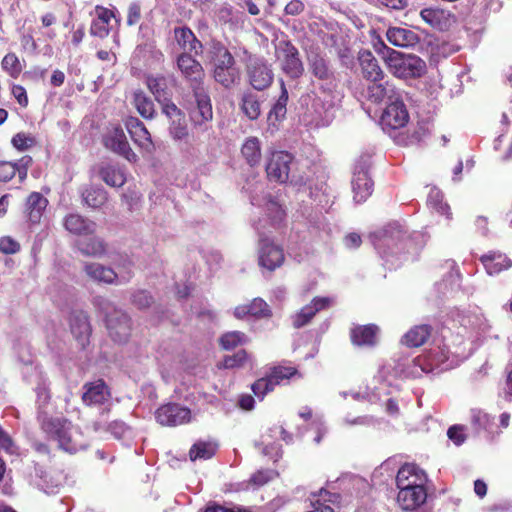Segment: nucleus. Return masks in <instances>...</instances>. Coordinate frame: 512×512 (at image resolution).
I'll return each mask as SVG.
<instances>
[{"label": "nucleus", "mask_w": 512, "mask_h": 512, "mask_svg": "<svg viewBox=\"0 0 512 512\" xmlns=\"http://www.w3.org/2000/svg\"><path fill=\"white\" fill-rule=\"evenodd\" d=\"M368 160H360L354 168L351 181L353 199L356 203H362L371 196L374 183L368 172Z\"/></svg>", "instance_id": "11"}, {"label": "nucleus", "mask_w": 512, "mask_h": 512, "mask_svg": "<svg viewBox=\"0 0 512 512\" xmlns=\"http://www.w3.org/2000/svg\"><path fill=\"white\" fill-rule=\"evenodd\" d=\"M247 76L251 86L258 91L267 89L274 79L271 65L262 58L250 60L247 66Z\"/></svg>", "instance_id": "14"}, {"label": "nucleus", "mask_w": 512, "mask_h": 512, "mask_svg": "<svg viewBox=\"0 0 512 512\" xmlns=\"http://www.w3.org/2000/svg\"><path fill=\"white\" fill-rule=\"evenodd\" d=\"M110 396L109 388L102 379L86 383L83 386L82 400L88 406L104 404Z\"/></svg>", "instance_id": "22"}, {"label": "nucleus", "mask_w": 512, "mask_h": 512, "mask_svg": "<svg viewBox=\"0 0 512 512\" xmlns=\"http://www.w3.org/2000/svg\"><path fill=\"white\" fill-rule=\"evenodd\" d=\"M388 70L397 78H417L426 71L425 62L414 54H405L386 46L382 41L374 44Z\"/></svg>", "instance_id": "3"}, {"label": "nucleus", "mask_w": 512, "mask_h": 512, "mask_svg": "<svg viewBox=\"0 0 512 512\" xmlns=\"http://www.w3.org/2000/svg\"><path fill=\"white\" fill-rule=\"evenodd\" d=\"M427 491L425 486L416 485L414 488L399 491L397 501L404 510H414L425 503Z\"/></svg>", "instance_id": "29"}, {"label": "nucleus", "mask_w": 512, "mask_h": 512, "mask_svg": "<svg viewBox=\"0 0 512 512\" xmlns=\"http://www.w3.org/2000/svg\"><path fill=\"white\" fill-rule=\"evenodd\" d=\"M36 419L40 429L49 439L58 443L60 449L76 453L87 446L82 432L64 417H54V407L48 384L40 382L36 388Z\"/></svg>", "instance_id": "1"}, {"label": "nucleus", "mask_w": 512, "mask_h": 512, "mask_svg": "<svg viewBox=\"0 0 512 512\" xmlns=\"http://www.w3.org/2000/svg\"><path fill=\"white\" fill-rule=\"evenodd\" d=\"M47 203V199L38 192H33L29 195L26 201V213L31 223L36 224L40 222Z\"/></svg>", "instance_id": "34"}, {"label": "nucleus", "mask_w": 512, "mask_h": 512, "mask_svg": "<svg viewBox=\"0 0 512 512\" xmlns=\"http://www.w3.org/2000/svg\"><path fill=\"white\" fill-rule=\"evenodd\" d=\"M447 436L457 446L463 444L466 440L464 427L461 425L451 426L447 431Z\"/></svg>", "instance_id": "58"}, {"label": "nucleus", "mask_w": 512, "mask_h": 512, "mask_svg": "<svg viewBox=\"0 0 512 512\" xmlns=\"http://www.w3.org/2000/svg\"><path fill=\"white\" fill-rule=\"evenodd\" d=\"M378 327L374 324L357 326L351 330V340L358 346H372L376 343Z\"/></svg>", "instance_id": "38"}, {"label": "nucleus", "mask_w": 512, "mask_h": 512, "mask_svg": "<svg viewBox=\"0 0 512 512\" xmlns=\"http://www.w3.org/2000/svg\"><path fill=\"white\" fill-rule=\"evenodd\" d=\"M259 234L258 241V263L262 268L268 271H274L279 268L285 259L283 249L271 241L268 237L263 236L256 227Z\"/></svg>", "instance_id": "8"}, {"label": "nucleus", "mask_w": 512, "mask_h": 512, "mask_svg": "<svg viewBox=\"0 0 512 512\" xmlns=\"http://www.w3.org/2000/svg\"><path fill=\"white\" fill-rule=\"evenodd\" d=\"M386 36L392 45L398 47H413L419 43L418 34L409 28L390 27Z\"/></svg>", "instance_id": "30"}, {"label": "nucleus", "mask_w": 512, "mask_h": 512, "mask_svg": "<svg viewBox=\"0 0 512 512\" xmlns=\"http://www.w3.org/2000/svg\"><path fill=\"white\" fill-rule=\"evenodd\" d=\"M83 271L90 280L105 284H124L132 277L130 271L123 274L121 272L117 273L112 268L97 262H84Z\"/></svg>", "instance_id": "9"}, {"label": "nucleus", "mask_w": 512, "mask_h": 512, "mask_svg": "<svg viewBox=\"0 0 512 512\" xmlns=\"http://www.w3.org/2000/svg\"><path fill=\"white\" fill-rule=\"evenodd\" d=\"M20 250V244L10 236L0 238V251L4 254H15Z\"/></svg>", "instance_id": "57"}, {"label": "nucleus", "mask_w": 512, "mask_h": 512, "mask_svg": "<svg viewBox=\"0 0 512 512\" xmlns=\"http://www.w3.org/2000/svg\"><path fill=\"white\" fill-rule=\"evenodd\" d=\"M256 446L261 448V452L263 455L270 456L275 461L280 456L279 455V447L276 444L270 443L269 441H267L266 435H262L261 441L257 442Z\"/></svg>", "instance_id": "55"}, {"label": "nucleus", "mask_w": 512, "mask_h": 512, "mask_svg": "<svg viewBox=\"0 0 512 512\" xmlns=\"http://www.w3.org/2000/svg\"><path fill=\"white\" fill-rule=\"evenodd\" d=\"M314 108L321 118L323 125H328L335 117V106L331 101H325L319 98L314 102Z\"/></svg>", "instance_id": "46"}, {"label": "nucleus", "mask_w": 512, "mask_h": 512, "mask_svg": "<svg viewBox=\"0 0 512 512\" xmlns=\"http://www.w3.org/2000/svg\"><path fill=\"white\" fill-rule=\"evenodd\" d=\"M81 195L83 202L94 209L102 207L108 199L107 192L101 187L86 188Z\"/></svg>", "instance_id": "44"}, {"label": "nucleus", "mask_w": 512, "mask_h": 512, "mask_svg": "<svg viewBox=\"0 0 512 512\" xmlns=\"http://www.w3.org/2000/svg\"><path fill=\"white\" fill-rule=\"evenodd\" d=\"M125 127L135 144L141 149L146 152L153 150L154 144L151 135L141 120L137 117L130 116L125 120Z\"/></svg>", "instance_id": "20"}, {"label": "nucleus", "mask_w": 512, "mask_h": 512, "mask_svg": "<svg viewBox=\"0 0 512 512\" xmlns=\"http://www.w3.org/2000/svg\"><path fill=\"white\" fill-rule=\"evenodd\" d=\"M1 66L2 69L13 78L18 77L22 71L19 58L15 53L6 54L1 62Z\"/></svg>", "instance_id": "47"}, {"label": "nucleus", "mask_w": 512, "mask_h": 512, "mask_svg": "<svg viewBox=\"0 0 512 512\" xmlns=\"http://www.w3.org/2000/svg\"><path fill=\"white\" fill-rule=\"evenodd\" d=\"M406 233L399 223H390L382 230L371 234V239L375 248L384 257L388 254L410 251L412 241Z\"/></svg>", "instance_id": "4"}, {"label": "nucleus", "mask_w": 512, "mask_h": 512, "mask_svg": "<svg viewBox=\"0 0 512 512\" xmlns=\"http://www.w3.org/2000/svg\"><path fill=\"white\" fill-rule=\"evenodd\" d=\"M155 418L162 426L174 427L189 423L192 420V412L178 403H168L156 410Z\"/></svg>", "instance_id": "13"}, {"label": "nucleus", "mask_w": 512, "mask_h": 512, "mask_svg": "<svg viewBox=\"0 0 512 512\" xmlns=\"http://www.w3.org/2000/svg\"><path fill=\"white\" fill-rule=\"evenodd\" d=\"M428 203L441 214H446L450 218L449 206L442 201V195L439 190L432 189L428 195Z\"/></svg>", "instance_id": "51"}, {"label": "nucleus", "mask_w": 512, "mask_h": 512, "mask_svg": "<svg viewBox=\"0 0 512 512\" xmlns=\"http://www.w3.org/2000/svg\"><path fill=\"white\" fill-rule=\"evenodd\" d=\"M409 114L403 101V96L386 106L381 116L383 128L398 129L408 122Z\"/></svg>", "instance_id": "18"}, {"label": "nucleus", "mask_w": 512, "mask_h": 512, "mask_svg": "<svg viewBox=\"0 0 512 512\" xmlns=\"http://www.w3.org/2000/svg\"><path fill=\"white\" fill-rule=\"evenodd\" d=\"M32 163V157L28 155L23 156L17 162L13 163L14 167L17 168L16 173H18V177L21 182L26 179L28 169Z\"/></svg>", "instance_id": "56"}, {"label": "nucleus", "mask_w": 512, "mask_h": 512, "mask_svg": "<svg viewBox=\"0 0 512 512\" xmlns=\"http://www.w3.org/2000/svg\"><path fill=\"white\" fill-rule=\"evenodd\" d=\"M293 156L285 151H275L266 164V173L271 181L285 183L290 178Z\"/></svg>", "instance_id": "12"}, {"label": "nucleus", "mask_w": 512, "mask_h": 512, "mask_svg": "<svg viewBox=\"0 0 512 512\" xmlns=\"http://www.w3.org/2000/svg\"><path fill=\"white\" fill-rule=\"evenodd\" d=\"M430 335L431 327L429 325H416L403 335L401 342L408 347H419L428 340Z\"/></svg>", "instance_id": "39"}, {"label": "nucleus", "mask_w": 512, "mask_h": 512, "mask_svg": "<svg viewBox=\"0 0 512 512\" xmlns=\"http://www.w3.org/2000/svg\"><path fill=\"white\" fill-rule=\"evenodd\" d=\"M248 307L250 316L269 317L271 314L268 304L261 298H255Z\"/></svg>", "instance_id": "52"}, {"label": "nucleus", "mask_w": 512, "mask_h": 512, "mask_svg": "<svg viewBox=\"0 0 512 512\" xmlns=\"http://www.w3.org/2000/svg\"><path fill=\"white\" fill-rule=\"evenodd\" d=\"M297 373V370L293 367L276 366L271 369L268 375L273 385L280 384L283 380L289 379Z\"/></svg>", "instance_id": "49"}, {"label": "nucleus", "mask_w": 512, "mask_h": 512, "mask_svg": "<svg viewBox=\"0 0 512 512\" xmlns=\"http://www.w3.org/2000/svg\"><path fill=\"white\" fill-rule=\"evenodd\" d=\"M98 175L99 177L109 186L111 187H122L126 178L123 171L115 164L111 163H101L98 166Z\"/></svg>", "instance_id": "33"}, {"label": "nucleus", "mask_w": 512, "mask_h": 512, "mask_svg": "<svg viewBox=\"0 0 512 512\" xmlns=\"http://www.w3.org/2000/svg\"><path fill=\"white\" fill-rule=\"evenodd\" d=\"M77 247L83 255L96 258H101L106 252L105 242L97 237L79 240Z\"/></svg>", "instance_id": "41"}, {"label": "nucleus", "mask_w": 512, "mask_h": 512, "mask_svg": "<svg viewBox=\"0 0 512 512\" xmlns=\"http://www.w3.org/2000/svg\"><path fill=\"white\" fill-rule=\"evenodd\" d=\"M93 304L105 315V320L108 316H111L114 310H117L113 304L103 296H96L93 300Z\"/></svg>", "instance_id": "59"}, {"label": "nucleus", "mask_w": 512, "mask_h": 512, "mask_svg": "<svg viewBox=\"0 0 512 512\" xmlns=\"http://www.w3.org/2000/svg\"><path fill=\"white\" fill-rule=\"evenodd\" d=\"M276 57L282 71L292 79H298L304 72L298 49L288 40H281L276 46Z\"/></svg>", "instance_id": "6"}, {"label": "nucleus", "mask_w": 512, "mask_h": 512, "mask_svg": "<svg viewBox=\"0 0 512 512\" xmlns=\"http://www.w3.org/2000/svg\"><path fill=\"white\" fill-rule=\"evenodd\" d=\"M247 359V352L245 350H239L233 355L225 356L222 366L226 369L242 367Z\"/></svg>", "instance_id": "50"}, {"label": "nucleus", "mask_w": 512, "mask_h": 512, "mask_svg": "<svg viewBox=\"0 0 512 512\" xmlns=\"http://www.w3.org/2000/svg\"><path fill=\"white\" fill-rule=\"evenodd\" d=\"M339 496L337 494H332L325 489H321L318 494V498L312 501L313 509L311 512H333V509L326 505L325 502L334 503Z\"/></svg>", "instance_id": "45"}, {"label": "nucleus", "mask_w": 512, "mask_h": 512, "mask_svg": "<svg viewBox=\"0 0 512 512\" xmlns=\"http://www.w3.org/2000/svg\"><path fill=\"white\" fill-rule=\"evenodd\" d=\"M132 302L138 308L143 309L151 305L153 298L147 291L141 290L133 294Z\"/></svg>", "instance_id": "60"}, {"label": "nucleus", "mask_w": 512, "mask_h": 512, "mask_svg": "<svg viewBox=\"0 0 512 512\" xmlns=\"http://www.w3.org/2000/svg\"><path fill=\"white\" fill-rule=\"evenodd\" d=\"M275 388V385L272 384L269 376L267 375L264 378L258 379L253 385H252V391L253 393L259 397L260 399H263L264 396L270 392L273 391Z\"/></svg>", "instance_id": "53"}, {"label": "nucleus", "mask_w": 512, "mask_h": 512, "mask_svg": "<svg viewBox=\"0 0 512 512\" xmlns=\"http://www.w3.org/2000/svg\"><path fill=\"white\" fill-rule=\"evenodd\" d=\"M106 327L114 342L125 343L131 335L130 317L121 310H114L106 319Z\"/></svg>", "instance_id": "15"}, {"label": "nucleus", "mask_w": 512, "mask_h": 512, "mask_svg": "<svg viewBox=\"0 0 512 512\" xmlns=\"http://www.w3.org/2000/svg\"><path fill=\"white\" fill-rule=\"evenodd\" d=\"M174 38L181 50L183 52L195 55H199L202 53L203 44L200 40L197 39L193 31L186 27H175L174 28Z\"/></svg>", "instance_id": "25"}, {"label": "nucleus", "mask_w": 512, "mask_h": 512, "mask_svg": "<svg viewBox=\"0 0 512 512\" xmlns=\"http://www.w3.org/2000/svg\"><path fill=\"white\" fill-rule=\"evenodd\" d=\"M141 17L140 5L138 3L130 4L128 8L127 24L129 26L135 25Z\"/></svg>", "instance_id": "64"}, {"label": "nucleus", "mask_w": 512, "mask_h": 512, "mask_svg": "<svg viewBox=\"0 0 512 512\" xmlns=\"http://www.w3.org/2000/svg\"><path fill=\"white\" fill-rule=\"evenodd\" d=\"M240 109L249 120L258 119L261 115L260 97L251 91L244 92L240 100Z\"/></svg>", "instance_id": "36"}, {"label": "nucleus", "mask_w": 512, "mask_h": 512, "mask_svg": "<svg viewBox=\"0 0 512 512\" xmlns=\"http://www.w3.org/2000/svg\"><path fill=\"white\" fill-rule=\"evenodd\" d=\"M193 95L197 103V109L193 116V121L196 126H202L213 118L212 105L210 97L202 87L199 90H193Z\"/></svg>", "instance_id": "26"}, {"label": "nucleus", "mask_w": 512, "mask_h": 512, "mask_svg": "<svg viewBox=\"0 0 512 512\" xmlns=\"http://www.w3.org/2000/svg\"><path fill=\"white\" fill-rule=\"evenodd\" d=\"M93 15L90 34L101 39L106 38L110 32V22L115 18L113 11L102 6H96Z\"/></svg>", "instance_id": "24"}, {"label": "nucleus", "mask_w": 512, "mask_h": 512, "mask_svg": "<svg viewBox=\"0 0 512 512\" xmlns=\"http://www.w3.org/2000/svg\"><path fill=\"white\" fill-rule=\"evenodd\" d=\"M70 329L82 348L89 343L91 325L88 315L82 310H73L69 318Z\"/></svg>", "instance_id": "21"}, {"label": "nucleus", "mask_w": 512, "mask_h": 512, "mask_svg": "<svg viewBox=\"0 0 512 512\" xmlns=\"http://www.w3.org/2000/svg\"><path fill=\"white\" fill-rule=\"evenodd\" d=\"M280 95L272 105L268 115H267V123L269 127H273L275 129L278 128V124L283 121L287 114V103L289 99L288 90L285 86L283 80L280 81Z\"/></svg>", "instance_id": "27"}, {"label": "nucleus", "mask_w": 512, "mask_h": 512, "mask_svg": "<svg viewBox=\"0 0 512 512\" xmlns=\"http://www.w3.org/2000/svg\"><path fill=\"white\" fill-rule=\"evenodd\" d=\"M208 53L215 82L225 89H231L237 85L241 72L228 48L219 40H211Z\"/></svg>", "instance_id": "2"}, {"label": "nucleus", "mask_w": 512, "mask_h": 512, "mask_svg": "<svg viewBox=\"0 0 512 512\" xmlns=\"http://www.w3.org/2000/svg\"><path fill=\"white\" fill-rule=\"evenodd\" d=\"M402 96V91L390 81L370 83L366 91L368 100L373 103H385L386 106Z\"/></svg>", "instance_id": "17"}, {"label": "nucleus", "mask_w": 512, "mask_h": 512, "mask_svg": "<svg viewBox=\"0 0 512 512\" xmlns=\"http://www.w3.org/2000/svg\"><path fill=\"white\" fill-rule=\"evenodd\" d=\"M331 303L328 297H315L312 302L301 309L293 318V325L296 328L305 326L315 316V314L325 308Z\"/></svg>", "instance_id": "28"}, {"label": "nucleus", "mask_w": 512, "mask_h": 512, "mask_svg": "<svg viewBox=\"0 0 512 512\" xmlns=\"http://www.w3.org/2000/svg\"><path fill=\"white\" fill-rule=\"evenodd\" d=\"M104 145L106 148L123 156L129 162H136L138 157L130 148L123 129L115 127L110 130L104 137Z\"/></svg>", "instance_id": "19"}, {"label": "nucleus", "mask_w": 512, "mask_h": 512, "mask_svg": "<svg viewBox=\"0 0 512 512\" xmlns=\"http://www.w3.org/2000/svg\"><path fill=\"white\" fill-rule=\"evenodd\" d=\"M162 113L168 119V131L175 141H186L189 137V129L185 113L172 101L163 103Z\"/></svg>", "instance_id": "10"}, {"label": "nucleus", "mask_w": 512, "mask_h": 512, "mask_svg": "<svg viewBox=\"0 0 512 512\" xmlns=\"http://www.w3.org/2000/svg\"><path fill=\"white\" fill-rule=\"evenodd\" d=\"M246 342V336L239 331L227 332L220 338V344L223 349L230 350Z\"/></svg>", "instance_id": "48"}, {"label": "nucleus", "mask_w": 512, "mask_h": 512, "mask_svg": "<svg viewBox=\"0 0 512 512\" xmlns=\"http://www.w3.org/2000/svg\"><path fill=\"white\" fill-rule=\"evenodd\" d=\"M217 444L211 441H198L189 451L191 461L208 460L212 458L217 451Z\"/></svg>", "instance_id": "43"}, {"label": "nucleus", "mask_w": 512, "mask_h": 512, "mask_svg": "<svg viewBox=\"0 0 512 512\" xmlns=\"http://www.w3.org/2000/svg\"><path fill=\"white\" fill-rule=\"evenodd\" d=\"M241 153L246 162L251 166H257L261 161V143L257 137H249L243 143Z\"/></svg>", "instance_id": "40"}, {"label": "nucleus", "mask_w": 512, "mask_h": 512, "mask_svg": "<svg viewBox=\"0 0 512 512\" xmlns=\"http://www.w3.org/2000/svg\"><path fill=\"white\" fill-rule=\"evenodd\" d=\"M308 68L311 74L318 80L331 82L335 79V73L329 59L322 54H309Z\"/></svg>", "instance_id": "23"}, {"label": "nucleus", "mask_w": 512, "mask_h": 512, "mask_svg": "<svg viewBox=\"0 0 512 512\" xmlns=\"http://www.w3.org/2000/svg\"><path fill=\"white\" fill-rule=\"evenodd\" d=\"M359 62L363 76L370 80L371 83L377 82L383 78V71L370 51H363L359 55Z\"/></svg>", "instance_id": "31"}, {"label": "nucleus", "mask_w": 512, "mask_h": 512, "mask_svg": "<svg viewBox=\"0 0 512 512\" xmlns=\"http://www.w3.org/2000/svg\"><path fill=\"white\" fill-rule=\"evenodd\" d=\"M481 262L489 275H497L512 266V261L507 256L495 252L483 255Z\"/></svg>", "instance_id": "35"}, {"label": "nucleus", "mask_w": 512, "mask_h": 512, "mask_svg": "<svg viewBox=\"0 0 512 512\" xmlns=\"http://www.w3.org/2000/svg\"><path fill=\"white\" fill-rule=\"evenodd\" d=\"M12 145L19 151H25L35 144V139L25 133H17L12 138Z\"/></svg>", "instance_id": "54"}, {"label": "nucleus", "mask_w": 512, "mask_h": 512, "mask_svg": "<svg viewBox=\"0 0 512 512\" xmlns=\"http://www.w3.org/2000/svg\"><path fill=\"white\" fill-rule=\"evenodd\" d=\"M273 474V471H258L252 475L250 481L257 486H262L272 479Z\"/></svg>", "instance_id": "63"}, {"label": "nucleus", "mask_w": 512, "mask_h": 512, "mask_svg": "<svg viewBox=\"0 0 512 512\" xmlns=\"http://www.w3.org/2000/svg\"><path fill=\"white\" fill-rule=\"evenodd\" d=\"M427 481L428 477L425 471L413 463L402 465L396 476V485L399 491L414 488L416 485L425 486Z\"/></svg>", "instance_id": "16"}, {"label": "nucleus", "mask_w": 512, "mask_h": 512, "mask_svg": "<svg viewBox=\"0 0 512 512\" xmlns=\"http://www.w3.org/2000/svg\"><path fill=\"white\" fill-rule=\"evenodd\" d=\"M132 96V104L137 110V112L144 119H153L155 117L156 110L152 99L148 95H146L145 92L141 89L133 91Z\"/></svg>", "instance_id": "37"}, {"label": "nucleus", "mask_w": 512, "mask_h": 512, "mask_svg": "<svg viewBox=\"0 0 512 512\" xmlns=\"http://www.w3.org/2000/svg\"><path fill=\"white\" fill-rule=\"evenodd\" d=\"M444 358H446V356L442 351L434 350L428 354L414 358L411 361L412 366L409 371L406 370L404 364L398 367H393L391 364H385L382 366L380 373L383 376L392 375L394 377L402 375L419 376L421 372L430 373L434 372L438 368L441 370L447 369L448 366L441 367V365L444 364Z\"/></svg>", "instance_id": "5"}, {"label": "nucleus", "mask_w": 512, "mask_h": 512, "mask_svg": "<svg viewBox=\"0 0 512 512\" xmlns=\"http://www.w3.org/2000/svg\"><path fill=\"white\" fill-rule=\"evenodd\" d=\"M17 168L14 167L13 162L0 161V182L10 181L16 174Z\"/></svg>", "instance_id": "61"}, {"label": "nucleus", "mask_w": 512, "mask_h": 512, "mask_svg": "<svg viewBox=\"0 0 512 512\" xmlns=\"http://www.w3.org/2000/svg\"><path fill=\"white\" fill-rule=\"evenodd\" d=\"M176 66L192 91L204 87V68L192 54L186 52L180 53L176 57Z\"/></svg>", "instance_id": "7"}, {"label": "nucleus", "mask_w": 512, "mask_h": 512, "mask_svg": "<svg viewBox=\"0 0 512 512\" xmlns=\"http://www.w3.org/2000/svg\"><path fill=\"white\" fill-rule=\"evenodd\" d=\"M107 430L117 439L124 437V435L129 431V428L122 421H113L111 422Z\"/></svg>", "instance_id": "62"}, {"label": "nucleus", "mask_w": 512, "mask_h": 512, "mask_svg": "<svg viewBox=\"0 0 512 512\" xmlns=\"http://www.w3.org/2000/svg\"><path fill=\"white\" fill-rule=\"evenodd\" d=\"M146 85L155 99L161 104V108L164 102L171 101L167 95V83L163 76H148L146 78Z\"/></svg>", "instance_id": "42"}, {"label": "nucleus", "mask_w": 512, "mask_h": 512, "mask_svg": "<svg viewBox=\"0 0 512 512\" xmlns=\"http://www.w3.org/2000/svg\"><path fill=\"white\" fill-rule=\"evenodd\" d=\"M64 226L70 233L90 235L96 230V223L79 214H69L65 217Z\"/></svg>", "instance_id": "32"}]
</instances>
